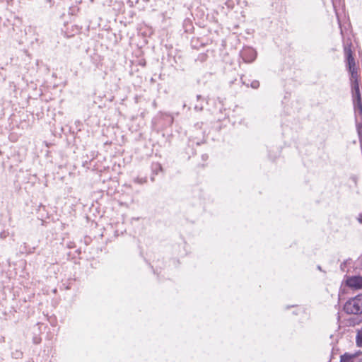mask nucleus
I'll return each instance as SVG.
<instances>
[{
  "label": "nucleus",
  "mask_w": 362,
  "mask_h": 362,
  "mask_svg": "<svg viewBox=\"0 0 362 362\" xmlns=\"http://www.w3.org/2000/svg\"><path fill=\"white\" fill-rule=\"evenodd\" d=\"M357 131H358V136H359V142H360L361 147L362 149V132L360 129V125H357Z\"/></svg>",
  "instance_id": "f8f14e48"
},
{
  "label": "nucleus",
  "mask_w": 362,
  "mask_h": 362,
  "mask_svg": "<svg viewBox=\"0 0 362 362\" xmlns=\"http://www.w3.org/2000/svg\"><path fill=\"white\" fill-rule=\"evenodd\" d=\"M354 112L355 114L358 112V114L362 116V100L357 99L354 100Z\"/></svg>",
  "instance_id": "6e6552de"
},
{
  "label": "nucleus",
  "mask_w": 362,
  "mask_h": 362,
  "mask_svg": "<svg viewBox=\"0 0 362 362\" xmlns=\"http://www.w3.org/2000/svg\"><path fill=\"white\" fill-rule=\"evenodd\" d=\"M134 182L136 183H139V184H143V183H145L147 182V179L146 177L144 178H136L134 180Z\"/></svg>",
  "instance_id": "ddd939ff"
},
{
  "label": "nucleus",
  "mask_w": 362,
  "mask_h": 362,
  "mask_svg": "<svg viewBox=\"0 0 362 362\" xmlns=\"http://www.w3.org/2000/svg\"><path fill=\"white\" fill-rule=\"evenodd\" d=\"M350 73V81L351 84L358 83L359 75L357 69L349 70Z\"/></svg>",
  "instance_id": "1a4fd4ad"
},
{
  "label": "nucleus",
  "mask_w": 362,
  "mask_h": 362,
  "mask_svg": "<svg viewBox=\"0 0 362 362\" xmlns=\"http://www.w3.org/2000/svg\"><path fill=\"white\" fill-rule=\"evenodd\" d=\"M351 90L353 93L354 100L361 99V93L359 89V83H355L351 84Z\"/></svg>",
  "instance_id": "0eeeda50"
},
{
  "label": "nucleus",
  "mask_w": 362,
  "mask_h": 362,
  "mask_svg": "<svg viewBox=\"0 0 362 362\" xmlns=\"http://www.w3.org/2000/svg\"><path fill=\"white\" fill-rule=\"evenodd\" d=\"M6 236H7V233L4 231L0 233L1 238H5Z\"/></svg>",
  "instance_id": "dca6fc26"
},
{
  "label": "nucleus",
  "mask_w": 362,
  "mask_h": 362,
  "mask_svg": "<svg viewBox=\"0 0 362 362\" xmlns=\"http://www.w3.org/2000/svg\"><path fill=\"white\" fill-rule=\"evenodd\" d=\"M347 286L351 288L361 289L362 288V276H349L346 280Z\"/></svg>",
  "instance_id": "20e7f679"
},
{
  "label": "nucleus",
  "mask_w": 362,
  "mask_h": 362,
  "mask_svg": "<svg viewBox=\"0 0 362 362\" xmlns=\"http://www.w3.org/2000/svg\"><path fill=\"white\" fill-rule=\"evenodd\" d=\"M357 357L358 354H351L345 353L344 355L341 356L340 362H361Z\"/></svg>",
  "instance_id": "39448f33"
},
{
  "label": "nucleus",
  "mask_w": 362,
  "mask_h": 362,
  "mask_svg": "<svg viewBox=\"0 0 362 362\" xmlns=\"http://www.w3.org/2000/svg\"><path fill=\"white\" fill-rule=\"evenodd\" d=\"M358 221L359 223H362V213L358 215Z\"/></svg>",
  "instance_id": "f3484780"
},
{
  "label": "nucleus",
  "mask_w": 362,
  "mask_h": 362,
  "mask_svg": "<svg viewBox=\"0 0 362 362\" xmlns=\"http://www.w3.org/2000/svg\"><path fill=\"white\" fill-rule=\"evenodd\" d=\"M197 103L194 105V110L197 112H201L204 109L205 99L201 95H197Z\"/></svg>",
  "instance_id": "423d86ee"
},
{
  "label": "nucleus",
  "mask_w": 362,
  "mask_h": 362,
  "mask_svg": "<svg viewBox=\"0 0 362 362\" xmlns=\"http://www.w3.org/2000/svg\"><path fill=\"white\" fill-rule=\"evenodd\" d=\"M356 341L357 346L362 347V327L361 329L357 332Z\"/></svg>",
  "instance_id": "9d476101"
},
{
  "label": "nucleus",
  "mask_w": 362,
  "mask_h": 362,
  "mask_svg": "<svg viewBox=\"0 0 362 362\" xmlns=\"http://www.w3.org/2000/svg\"><path fill=\"white\" fill-rule=\"evenodd\" d=\"M317 269H318L319 270H320V271L322 270V269H321V267H320V266H317Z\"/></svg>",
  "instance_id": "a211bd4d"
},
{
  "label": "nucleus",
  "mask_w": 362,
  "mask_h": 362,
  "mask_svg": "<svg viewBox=\"0 0 362 362\" xmlns=\"http://www.w3.org/2000/svg\"><path fill=\"white\" fill-rule=\"evenodd\" d=\"M40 341H41V339H40V338H39V337H35L33 338V342H34V344H40Z\"/></svg>",
  "instance_id": "4468645a"
},
{
  "label": "nucleus",
  "mask_w": 362,
  "mask_h": 362,
  "mask_svg": "<svg viewBox=\"0 0 362 362\" xmlns=\"http://www.w3.org/2000/svg\"><path fill=\"white\" fill-rule=\"evenodd\" d=\"M344 54L346 55V67L348 69V71L349 70H351V69H357L356 67V63H355V59H354V57L353 56V52L351 49L350 47H344Z\"/></svg>",
  "instance_id": "7ed1b4c3"
},
{
  "label": "nucleus",
  "mask_w": 362,
  "mask_h": 362,
  "mask_svg": "<svg viewBox=\"0 0 362 362\" xmlns=\"http://www.w3.org/2000/svg\"><path fill=\"white\" fill-rule=\"evenodd\" d=\"M240 55L245 63H251L255 60L257 52L251 47H245L241 51Z\"/></svg>",
  "instance_id": "f03ea898"
},
{
  "label": "nucleus",
  "mask_w": 362,
  "mask_h": 362,
  "mask_svg": "<svg viewBox=\"0 0 362 362\" xmlns=\"http://www.w3.org/2000/svg\"><path fill=\"white\" fill-rule=\"evenodd\" d=\"M344 310L347 314L362 315V293L347 300L344 305Z\"/></svg>",
  "instance_id": "f257e3e1"
},
{
  "label": "nucleus",
  "mask_w": 362,
  "mask_h": 362,
  "mask_svg": "<svg viewBox=\"0 0 362 362\" xmlns=\"http://www.w3.org/2000/svg\"><path fill=\"white\" fill-rule=\"evenodd\" d=\"M16 358H20L23 355L22 352L16 351V354H13Z\"/></svg>",
  "instance_id": "2eb2a0df"
},
{
  "label": "nucleus",
  "mask_w": 362,
  "mask_h": 362,
  "mask_svg": "<svg viewBox=\"0 0 362 362\" xmlns=\"http://www.w3.org/2000/svg\"><path fill=\"white\" fill-rule=\"evenodd\" d=\"M250 86L254 88V89H257L259 87V81L257 80H253L251 83H250Z\"/></svg>",
  "instance_id": "9b49d317"
}]
</instances>
